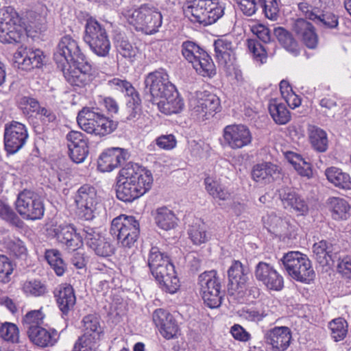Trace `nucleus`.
Masks as SVG:
<instances>
[{
    "label": "nucleus",
    "instance_id": "nucleus-1",
    "mask_svg": "<svg viewBox=\"0 0 351 351\" xmlns=\"http://www.w3.org/2000/svg\"><path fill=\"white\" fill-rule=\"evenodd\" d=\"M53 60L71 85L83 87L93 80L92 66L82 51L78 41L71 35L60 38Z\"/></svg>",
    "mask_w": 351,
    "mask_h": 351
},
{
    "label": "nucleus",
    "instance_id": "nucleus-2",
    "mask_svg": "<svg viewBox=\"0 0 351 351\" xmlns=\"http://www.w3.org/2000/svg\"><path fill=\"white\" fill-rule=\"evenodd\" d=\"M153 180L149 170L137 163L128 162L119 172L116 196L123 202H132L151 189Z\"/></svg>",
    "mask_w": 351,
    "mask_h": 351
},
{
    "label": "nucleus",
    "instance_id": "nucleus-3",
    "mask_svg": "<svg viewBox=\"0 0 351 351\" xmlns=\"http://www.w3.org/2000/svg\"><path fill=\"white\" fill-rule=\"evenodd\" d=\"M77 122L83 131L99 137L112 133L118 127V122L108 117L104 110L97 105L84 107L78 112Z\"/></svg>",
    "mask_w": 351,
    "mask_h": 351
},
{
    "label": "nucleus",
    "instance_id": "nucleus-4",
    "mask_svg": "<svg viewBox=\"0 0 351 351\" xmlns=\"http://www.w3.org/2000/svg\"><path fill=\"white\" fill-rule=\"evenodd\" d=\"M225 8V3L219 0H186L183 10L193 22L206 26L221 18Z\"/></svg>",
    "mask_w": 351,
    "mask_h": 351
},
{
    "label": "nucleus",
    "instance_id": "nucleus-5",
    "mask_svg": "<svg viewBox=\"0 0 351 351\" xmlns=\"http://www.w3.org/2000/svg\"><path fill=\"white\" fill-rule=\"evenodd\" d=\"M124 15L136 30L146 34L152 35L158 32L162 23L161 12L148 3L143 4L134 10H127Z\"/></svg>",
    "mask_w": 351,
    "mask_h": 351
},
{
    "label": "nucleus",
    "instance_id": "nucleus-6",
    "mask_svg": "<svg viewBox=\"0 0 351 351\" xmlns=\"http://www.w3.org/2000/svg\"><path fill=\"white\" fill-rule=\"evenodd\" d=\"M280 262L287 274L298 282L310 284L315 277L311 261L300 252L291 251L285 254Z\"/></svg>",
    "mask_w": 351,
    "mask_h": 351
},
{
    "label": "nucleus",
    "instance_id": "nucleus-7",
    "mask_svg": "<svg viewBox=\"0 0 351 351\" xmlns=\"http://www.w3.org/2000/svg\"><path fill=\"white\" fill-rule=\"evenodd\" d=\"M181 53L202 76L210 77L216 74L215 66L211 57L195 42L184 41L181 45Z\"/></svg>",
    "mask_w": 351,
    "mask_h": 351
},
{
    "label": "nucleus",
    "instance_id": "nucleus-8",
    "mask_svg": "<svg viewBox=\"0 0 351 351\" xmlns=\"http://www.w3.org/2000/svg\"><path fill=\"white\" fill-rule=\"evenodd\" d=\"M110 233L123 247L131 248L139 236V222L134 216L121 215L112 221Z\"/></svg>",
    "mask_w": 351,
    "mask_h": 351
},
{
    "label": "nucleus",
    "instance_id": "nucleus-9",
    "mask_svg": "<svg viewBox=\"0 0 351 351\" xmlns=\"http://www.w3.org/2000/svg\"><path fill=\"white\" fill-rule=\"evenodd\" d=\"M144 92L147 99L153 104L170 94L176 86L169 81V75L163 69L149 73L144 80Z\"/></svg>",
    "mask_w": 351,
    "mask_h": 351
},
{
    "label": "nucleus",
    "instance_id": "nucleus-10",
    "mask_svg": "<svg viewBox=\"0 0 351 351\" xmlns=\"http://www.w3.org/2000/svg\"><path fill=\"white\" fill-rule=\"evenodd\" d=\"M200 294L206 304L210 308L219 307L221 304L223 293L221 279L216 270L204 271L198 277Z\"/></svg>",
    "mask_w": 351,
    "mask_h": 351
},
{
    "label": "nucleus",
    "instance_id": "nucleus-11",
    "mask_svg": "<svg viewBox=\"0 0 351 351\" xmlns=\"http://www.w3.org/2000/svg\"><path fill=\"white\" fill-rule=\"evenodd\" d=\"M16 208L25 219H40L45 212L44 204L39 195L28 190L21 192L16 201Z\"/></svg>",
    "mask_w": 351,
    "mask_h": 351
},
{
    "label": "nucleus",
    "instance_id": "nucleus-12",
    "mask_svg": "<svg viewBox=\"0 0 351 351\" xmlns=\"http://www.w3.org/2000/svg\"><path fill=\"white\" fill-rule=\"evenodd\" d=\"M191 114L200 121H205L219 110V98L208 91H199L190 102Z\"/></svg>",
    "mask_w": 351,
    "mask_h": 351
},
{
    "label": "nucleus",
    "instance_id": "nucleus-13",
    "mask_svg": "<svg viewBox=\"0 0 351 351\" xmlns=\"http://www.w3.org/2000/svg\"><path fill=\"white\" fill-rule=\"evenodd\" d=\"M75 202L81 217L87 221L92 220L95 217L98 202L95 187L89 184L81 186L75 195Z\"/></svg>",
    "mask_w": 351,
    "mask_h": 351
},
{
    "label": "nucleus",
    "instance_id": "nucleus-14",
    "mask_svg": "<svg viewBox=\"0 0 351 351\" xmlns=\"http://www.w3.org/2000/svg\"><path fill=\"white\" fill-rule=\"evenodd\" d=\"M27 138L28 133L24 124L12 121L5 125L4 146L8 154L16 153L25 144Z\"/></svg>",
    "mask_w": 351,
    "mask_h": 351
},
{
    "label": "nucleus",
    "instance_id": "nucleus-15",
    "mask_svg": "<svg viewBox=\"0 0 351 351\" xmlns=\"http://www.w3.org/2000/svg\"><path fill=\"white\" fill-rule=\"evenodd\" d=\"M83 237L86 245L100 257H108L114 253V247L110 239L106 238L96 228L85 227Z\"/></svg>",
    "mask_w": 351,
    "mask_h": 351
},
{
    "label": "nucleus",
    "instance_id": "nucleus-16",
    "mask_svg": "<svg viewBox=\"0 0 351 351\" xmlns=\"http://www.w3.org/2000/svg\"><path fill=\"white\" fill-rule=\"evenodd\" d=\"M226 145L232 149H239L252 143V134L249 128L243 124L226 125L223 130Z\"/></svg>",
    "mask_w": 351,
    "mask_h": 351
},
{
    "label": "nucleus",
    "instance_id": "nucleus-17",
    "mask_svg": "<svg viewBox=\"0 0 351 351\" xmlns=\"http://www.w3.org/2000/svg\"><path fill=\"white\" fill-rule=\"evenodd\" d=\"M254 276L269 291H280L284 288V278L274 267L266 262L260 261L254 268Z\"/></svg>",
    "mask_w": 351,
    "mask_h": 351
},
{
    "label": "nucleus",
    "instance_id": "nucleus-18",
    "mask_svg": "<svg viewBox=\"0 0 351 351\" xmlns=\"http://www.w3.org/2000/svg\"><path fill=\"white\" fill-rule=\"evenodd\" d=\"M129 158L127 149L121 147H110L104 149L97 160V169L99 171L111 172L119 167Z\"/></svg>",
    "mask_w": 351,
    "mask_h": 351
},
{
    "label": "nucleus",
    "instance_id": "nucleus-19",
    "mask_svg": "<svg viewBox=\"0 0 351 351\" xmlns=\"http://www.w3.org/2000/svg\"><path fill=\"white\" fill-rule=\"evenodd\" d=\"M150 271L163 291L174 293L179 289L180 280L176 276L174 265L171 261L150 269Z\"/></svg>",
    "mask_w": 351,
    "mask_h": 351
},
{
    "label": "nucleus",
    "instance_id": "nucleus-20",
    "mask_svg": "<svg viewBox=\"0 0 351 351\" xmlns=\"http://www.w3.org/2000/svg\"><path fill=\"white\" fill-rule=\"evenodd\" d=\"M53 295L62 318L64 321L69 320L76 304L74 289L69 284H61L55 289Z\"/></svg>",
    "mask_w": 351,
    "mask_h": 351
},
{
    "label": "nucleus",
    "instance_id": "nucleus-21",
    "mask_svg": "<svg viewBox=\"0 0 351 351\" xmlns=\"http://www.w3.org/2000/svg\"><path fill=\"white\" fill-rule=\"evenodd\" d=\"M279 197L283 207L297 216H304L308 213L306 200L293 189L282 187L278 190Z\"/></svg>",
    "mask_w": 351,
    "mask_h": 351
},
{
    "label": "nucleus",
    "instance_id": "nucleus-22",
    "mask_svg": "<svg viewBox=\"0 0 351 351\" xmlns=\"http://www.w3.org/2000/svg\"><path fill=\"white\" fill-rule=\"evenodd\" d=\"M152 319L164 338L171 339L176 337L179 326L176 319L168 311L164 308L156 309L153 312Z\"/></svg>",
    "mask_w": 351,
    "mask_h": 351
},
{
    "label": "nucleus",
    "instance_id": "nucleus-23",
    "mask_svg": "<svg viewBox=\"0 0 351 351\" xmlns=\"http://www.w3.org/2000/svg\"><path fill=\"white\" fill-rule=\"evenodd\" d=\"M68 148L71 160L82 162L88 154V138L81 132L71 131L66 135Z\"/></svg>",
    "mask_w": 351,
    "mask_h": 351
},
{
    "label": "nucleus",
    "instance_id": "nucleus-24",
    "mask_svg": "<svg viewBox=\"0 0 351 351\" xmlns=\"http://www.w3.org/2000/svg\"><path fill=\"white\" fill-rule=\"evenodd\" d=\"M228 285L235 291L245 288L250 277V269L247 264L233 260L228 271Z\"/></svg>",
    "mask_w": 351,
    "mask_h": 351
},
{
    "label": "nucleus",
    "instance_id": "nucleus-25",
    "mask_svg": "<svg viewBox=\"0 0 351 351\" xmlns=\"http://www.w3.org/2000/svg\"><path fill=\"white\" fill-rule=\"evenodd\" d=\"M291 332L287 326H276L266 332L264 336L265 343L274 351H285L290 345Z\"/></svg>",
    "mask_w": 351,
    "mask_h": 351
},
{
    "label": "nucleus",
    "instance_id": "nucleus-26",
    "mask_svg": "<svg viewBox=\"0 0 351 351\" xmlns=\"http://www.w3.org/2000/svg\"><path fill=\"white\" fill-rule=\"evenodd\" d=\"M54 234L58 241L69 251H74L82 243L83 234L76 232L74 226L70 223L60 224L54 228Z\"/></svg>",
    "mask_w": 351,
    "mask_h": 351
},
{
    "label": "nucleus",
    "instance_id": "nucleus-27",
    "mask_svg": "<svg viewBox=\"0 0 351 351\" xmlns=\"http://www.w3.org/2000/svg\"><path fill=\"white\" fill-rule=\"evenodd\" d=\"M27 332L30 341L42 348L54 346L60 337L55 329L47 330L37 325L28 326Z\"/></svg>",
    "mask_w": 351,
    "mask_h": 351
},
{
    "label": "nucleus",
    "instance_id": "nucleus-28",
    "mask_svg": "<svg viewBox=\"0 0 351 351\" xmlns=\"http://www.w3.org/2000/svg\"><path fill=\"white\" fill-rule=\"evenodd\" d=\"M215 57L219 64L228 66L233 64L235 60V47L231 40L221 36L215 40Z\"/></svg>",
    "mask_w": 351,
    "mask_h": 351
},
{
    "label": "nucleus",
    "instance_id": "nucleus-29",
    "mask_svg": "<svg viewBox=\"0 0 351 351\" xmlns=\"http://www.w3.org/2000/svg\"><path fill=\"white\" fill-rule=\"evenodd\" d=\"M281 169L271 162H263L253 166L252 178L256 182L270 183L280 177Z\"/></svg>",
    "mask_w": 351,
    "mask_h": 351
},
{
    "label": "nucleus",
    "instance_id": "nucleus-30",
    "mask_svg": "<svg viewBox=\"0 0 351 351\" xmlns=\"http://www.w3.org/2000/svg\"><path fill=\"white\" fill-rule=\"evenodd\" d=\"M113 41L117 52V58L118 63L125 60L129 63L132 64L135 60L137 48L133 47L124 33L115 31L113 36Z\"/></svg>",
    "mask_w": 351,
    "mask_h": 351
},
{
    "label": "nucleus",
    "instance_id": "nucleus-31",
    "mask_svg": "<svg viewBox=\"0 0 351 351\" xmlns=\"http://www.w3.org/2000/svg\"><path fill=\"white\" fill-rule=\"evenodd\" d=\"M293 29L308 49H315L318 44V36L314 26L304 19H298L293 25Z\"/></svg>",
    "mask_w": 351,
    "mask_h": 351
},
{
    "label": "nucleus",
    "instance_id": "nucleus-32",
    "mask_svg": "<svg viewBox=\"0 0 351 351\" xmlns=\"http://www.w3.org/2000/svg\"><path fill=\"white\" fill-rule=\"evenodd\" d=\"M155 104L162 113L167 115L179 113L184 106V101L176 88L173 92L171 91L170 94H167V96L160 99Z\"/></svg>",
    "mask_w": 351,
    "mask_h": 351
},
{
    "label": "nucleus",
    "instance_id": "nucleus-33",
    "mask_svg": "<svg viewBox=\"0 0 351 351\" xmlns=\"http://www.w3.org/2000/svg\"><path fill=\"white\" fill-rule=\"evenodd\" d=\"M308 136L309 143L315 151L320 153L326 152L328 147V139L325 130L316 125H309Z\"/></svg>",
    "mask_w": 351,
    "mask_h": 351
},
{
    "label": "nucleus",
    "instance_id": "nucleus-34",
    "mask_svg": "<svg viewBox=\"0 0 351 351\" xmlns=\"http://www.w3.org/2000/svg\"><path fill=\"white\" fill-rule=\"evenodd\" d=\"M332 245L325 240L315 243L313 246V256L320 264L334 265L335 263L336 254L332 252Z\"/></svg>",
    "mask_w": 351,
    "mask_h": 351
},
{
    "label": "nucleus",
    "instance_id": "nucleus-35",
    "mask_svg": "<svg viewBox=\"0 0 351 351\" xmlns=\"http://www.w3.org/2000/svg\"><path fill=\"white\" fill-rule=\"evenodd\" d=\"M107 37L108 36L106 29L97 20L93 18L86 20L83 36V40L86 44Z\"/></svg>",
    "mask_w": 351,
    "mask_h": 351
},
{
    "label": "nucleus",
    "instance_id": "nucleus-36",
    "mask_svg": "<svg viewBox=\"0 0 351 351\" xmlns=\"http://www.w3.org/2000/svg\"><path fill=\"white\" fill-rule=\"evenodd\" d=\"M325 174L328 180L335 186L342 189H351V178L348 173L343 172L341 169L331 167L326 169Z\"/></svg>",
    "mask_w": 351,
    "mask_h": 351
},
{
    "label": "nucleus",
    "instance_id": "nucleus-37",
    "mask_svg": "<svg viewBox=\"0 0 351 351\" xmlns=\"http://www.w3.org/2000/svg\"><path fill=\"white\" fill-rule=\"evenodd\" d=\"M268 110L274 122L278 125H285L291 119L290 112L286 105L276 99L269 101Z\"/></svg>",
    "mask_w": 351,
    "mask_h": 351
},
{
    "label": "nucleus",
    "instance_id": "nucleus-38",
    "mask_svg": "<svg viewBox=\"0 0 351 351\" xmlns=\"http://www.w3.org/2000/svg\"><path fill=\"white\" fill-rule=\"evenodd\" d=\"M327 205L335 220L346 219L350 206L348 202L340 197H331L327 200Z\"/></svg>",
    "mask_w": 351,
    "mask_h": 351
},
{
    "label": "nucleus",
    "instance_id": "nucleus-39",
    "mask_svg": "<svg viewBox=\"0 0 351 351\" xmlns=\"http://www.w3.org/2000/svg\"><path fill=\"white\" fill-rule=\"evenodd\" d=\"M155 222L161 229L169 230L177 226L178 218L172 210L167 207H160L156 209Z\"/></svg>",
    "mask_w": 351,
    "mask_h": 351
},
{
    "label": "nucleus",
    "instance_id": "nucleus-40",
    "mask_svg": "<svg viewBox=\"0 0 351 351\" xmlns=\"http://www.w3.org/2000/svg\"><path fill=\"white\" fill-rule=\"evenodd\" d=\"M274 34L280 45L294 55L298 54V45L291 32L282 27H275Z\"/></svg>",
    "mask_w": 351,
    "mask_h": 351
},
{
    "label": "nucleus",
    "instance_id": "nucleus-41",
    "mask_svg": "<svg viewBox=\"0 0 351 351\" xmlns=\"http://www.w3.org/2000/svg\"><path fill=\"white\" fill-rule=\"evenodd\" d=\"M19 22V15L12 7H7L0 18V41L2 43L8 36V31L12 24H17Z\"/></svg>",
    "mask_w": 351,
    "mask_h": 351
},
{
    "label": "nucleus",
    "instance_id": "nucleus-42",
    "mask_svg": "<svg viewBox=\"0 0 351 351\" xmlns=\"http://www.w3.org/2000/svg\"><path fill=\"white\" fill-rule=\"evenodd\" d=\"M45 258L57 276H61L64 274L66 265L59 250L56 249L46 250Z\"/></svg>",
    "mask_w": 351,
    "mask_h": 351
},
{
    "label": "nucleus",
    "instance_id": "nucleus-43",
    "mask_svg": "<svg viewBox=\"0 0 351 351\" xmlns=\"http://www.w3.org/2000/svg\"><path fill=\"white\" fill-rule=\"evenodd\" d=\"M287 158L300 176L307 178L311 177V165L300 154L291 152L287 154Z\"/></svg>",
    "mask_w": 351,
    "mask_h": 351
},
{
    "label": "nucleus",
    "instance_id": "nucleus-44",
    "mask_svg": "<svg viewBox=\"0 0 351 351\" xmlns=\"http://www.w3.org/2000/svg\"><path fill=\"white\" fill-rule=\"evenodd\" d=\"M204 184L207 192L214 198L221 200H226L229 198L230 193L227 189L218 180L211 177H206L204 179Z\"/></svg>",
    "mask_w": 351,
    "mask_h": 351
},
{
    "label": "nucleus",
    "instance_id": "nucleus-45",
    "mask_svg": "<svg viewBox=\"0 0 351 351\" xmlns=\"http://www.w3.org/2000/svg\"><path fill=\"white\" fill-rule=\"evenodd\" d=\"M23 291L27 296L42 297L48 293V288L45 282L33 279L24 282Z\"/></svg>",
    "mask_w": 351,
    "mask_h": 351
},
{
    "label": "nucleus",
    "instance_id": "nucleus-46",
    "mask_svg": "<svg viewBox=\"0 0 351 351\" xmlns=\"http://www.w3.org/2000/svg\"><path fill=\"white\" fill-rule=\"evenodd\" d=\"M188 233L195 245H201L208 240L206 226L200 220H197L189 227Z\"/></svg>",
    "mask_w": 351,
    "mask_h": 351
},
{
    "label": "nucleus",
    "instance_id": "nucleus-47",
    "mask_svg": "<svg viewBox=\"0 0 351 351\" xmlns=\"http://www.w3.org/2000/svg\"><path fill=\"white\" fill-rule=\"evenodd\" d=\"M0 218L10 224L19 228H22L24 223L12 207L8 204L1 199Z\"/></svg>",
    "mask_w": 351,
    "mask_h": 351
},
{
    "label": "nucleus",
    "instance_id": "nucleus-48",
    "mask_svg": "<svg viewBox=\"0 0 351 351\" xmlns=\"http://www.w3.org/2000/svg\"><path fill=\"white\" fill-rule=\"evenodd\" d=\"M313 20L317 25L328 29H335L338 27V16L331 12L324 11L320 8Z\"/></svg>",
    "mask_w": 351,
    "mask_h": 351
},
{
    "label": "nucleus",
    "instance_id": "nucleus-49",
    "mask_svg": "<svg viewBox=\"0 0 351 351\" xmlns=\"http://www.w3.org/2000/svg\"><path fill=\"white\" fill-rule=\"evenodd\" d=\"M268 315L267 311L263 304L256 305L254 306L243 309L241 316L249 321L259 322Z\"/></svg>",
    "mask_w": 351,
    "mask_h": 351
},
{
    "label": "nucleus",
    "instance_id": "nucleus-50",
    "mask_svg": "<svg viewBox=\"0 0 351 351\" xmlns=\"http://www.w3.org/2000/svg\"><path fill=\"white\" fill-rule=\"evenodd\" d=\"M170 259L169 256L160 251V250L156 247H152L149 252L147 265L150 269L156 268V267L162 266L169 262Z\"/></svg>",
    "mask_w": 351,
    "mask_h": 351
},
{
    "label": "nucleus",
    "instance_id": "nucleus-51",
    "mask_svg": "<svg viewBox=\"0 0 351 351\" xmlns=\"http://www.w3.org/2000/svg\"><path fill=\"white\" fill-rule=\"evenodd\" d=\"M329 328L331 330V337L335 341L343 340L348 332V323L343 318L333 319L329 323Z\"/></svg>",
    "mask_w": 351,
    "mask_h": 351
},
{
    "label": "nucleus",
    "instance_id": "nucleus-52",
    "mask_svg": "<svg viewBox=\"0 0 351 351\" xmlns=\"http://www.w3.org/2000/svg\"><path fill=\"white\" fill-rule=\"evenodd\" d=\"M270 228L279 234H287L291 231V225L287 218H282L276 215L269 217Z\"/></svg>",
    "mask_w": 351,
    "mask_h": 351
},
{
    "label": "nucleus",
    "instance_id": "nucleus-53",
    "mask_svg": "<svg viewBox=\"0 0 351 351\" xmlns=\"http://www.w3.org/2000/svg\"><path fill=\"white\" fill-rule=\"evenodd\" d=\"M101 336L95 334V335L84 333L78 338L74 346H79V348L84 351H96L99 346Z\"/></svg>",
    "mask_w": 351,
    "mask_h": 351
},
{
    "label": "nucleus",
    "instance_id": "nucleus-54",
    "mask_svg": "<svg viewBox=\"0 0 351 351\" xmlns=\"http://www.w3.org/2000/svg\"><path fill=\"white\" fill-rule=\"evenodd\" d=\"M6 248L10 254L17 259L25 260L28 256L27 249L24 242L19 239L8 241Z\"/></svg>",
    "mask_w": 351,
    "mask_h": 351
},
{
    "label": "nucleus",
    "instance_id": "nucleus-55",
    "mask_svg": "<svg viewBox=\"0 0 351 351\" xmlns=\"http://www.w3.org/2000/svg\"><path fill=\"white\" fill-rule=\"evenodd\" d=\"M247 47L256 62L260 64L266 62L267 58L266 49L257 40L248 39Z\"/></svg>",
    "mask_w": 351,
    "mask_h": 351
},
{
    "label": "nucleus",
    "instance_id": "nucleus-56",
    "mask_svg": "<svg viewBox=\"0 0 351 351\" xmlns=\"http://www.w3.org/2000/svg\"><path fill=\"white\" fill-rule=\"evenodd\" d=\"M279 3L280 0H258L265 16L271 21H276L278 17Z\"/></svg>",
    "mask_w": 351,
    "mask_h": 351
},
{
    "label": "nucleus",
    "instance_id": "nucleus-57",
    "mask_svg": "<svg viewBox=\"0 0 351 351\" xmlns=\"http://www.w3.org/2000/svg\"><path fill=\"white\" fill-rule=\"evenodd\" d=\"M17 326L12 323L5 322L0 326V337L7 341L17 343L19 338Z\"/></svg>",
    "mask_w": 351,
    "mask_h": 351
},
{
    "label": "nucleus",
    "instance_id": "nucleus-58",
    "mask_svg": "<svg viewBox=\"0 0 351 351\" xmlns=\"http://www.w3.org/2000/svg\"><path fill=\"white\" fill-rule=\"evenodd\" d=\"M141 100L139 95H135L132 98H129L127 103L128 116L126 117L127 121L135 122L141 116Z\"/></svg>",
    "mask_w": 351,
    "mask_h": 351
},
{
    "label": "nucleus",
    "instance_id": "nucleus-59",
    "mask_svg": "<svg viewBox=\"0 0 351 351\" xmlns=\"http://www.w3.org/2000/svg\"><path fill=\"white\" fill-rule=\"evenodd\" d=\"M14 270L12 261L6 255L0 254V282L8 283Z\"/></svg>",
    "mask_w": 351,
    "mask_h": 351
},
{
    "label": "nucleus",
    "instance_id": "nucleus-60",
    "mask_svg": "<svg viewBox=\"0 0 351 351\" xmlns=\"http://www.w3.org/2000/svg\"><path fill=\"white\" fill-rule=\"evenodd\" d=\"M90 50L99 57H106L108 56L111 45L110 42L107 38H101L100 40H96L87 43Z\"/></svg>",
    "mask_w": 351,
    "mask_h": 351
},
{
    "label": "nucleus",
    "instance_id": "nucleus-61",
    "mask_svg": "<svg viewBox=\"0 0 351 351\" xmlns=\"http://www.w3.org/2000/svg\"><path fill=\"white\" fill-rule=\"evenodd\" d=\"M82 322L84 324V333L95 335L96 333L101 336L102 333L99 317L96 315L89 314L84 317Z\"/></svg>",
    "mask_w": 351,
    "mask_h": 351
},
{
    "label": "nucleus",
    "instance_id": "nucleus-62",
    "mask_svg": "<svg viewBox=\"0 0 351 351\" xmlns=\"http://www.w3.org/2000/svg\"><path fill=\"white\" fill-rule=\"evenodd\" d=\"M36 115L44 126L47 127L50 124L56 125L58 123L56 111L49 107L42 106Z\"/></svg>",
    "mask_w": 351,
    "mask_h": 351
},
{
    "label": "nucleus",
    "instance_id": "nucleus-63",
    "mask_svg": "<svg viewBox=\"0 0 351 351\" xmlns=\"http://www.w3.org/2000/svg\"><path fill=\"white\" fill-rule=\"evenodd\" d=\"M110 84L111 86H114L117 90L124 93L129 97V98H132L135 97V95H139L132 84L125 80L114 78L110 81Z\"/></svg>",
    "mask_w": 351,
    "mask_h": 351
},
{
    "label": "nucleus",
    "instance_id": "nucleus-64",
    "mask_svg": "<svg viewBox=\"0 0 351 351\" xmlns=\"http://www.w3.org/2000/svg\"><path fill=\"white\" fill-rule=\"evenodd\" d=\"M236 2L243 14L247 16L254 14L259 7L258 0H236Z\"/></svg>",
    "mask_w": 351,
    "mask_h": 351
}]
</instances>
